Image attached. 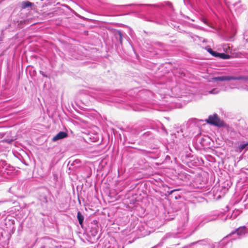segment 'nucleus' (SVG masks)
Segmentation results:
<instances>
[{"label":"nucleus","mask_w":248,"mask_h":248,"mask_svg":"<svg viewBox=\"0 0 248 248\" xmlns=\"http://www.w3.org/2000/svg\"><path fill=\"white\" fill-rule=\"evenodd\" d=\"M247 232V228L246 226H241L238 228L235 231L232 232L228 235L223 238L218 243H212L209 240H201L198 243L201 245H205L204 248H227L226 246L230 244V242L228 241L231 237L233 236V238L231 239L235 240L240 238L244 235Z\"/></svg>","instance_id":"f257e3e1"},{"label":"nucleus","mask_w":248,"mask_h":248,"mask_svg":"<svg viewBox=\"0 0 248 248\" xmlns=\"http://www.w3.org/2000/svg\"><path fill=\"white\" fill-rule=\"evenodd\" d=\"M240 214V211L239 210H234L232 211V214L230 215L229 214L228 215L225 216L224 213H221L220 214H218L217 215L216 214L211 215L208 217L206 219L205 222H209L213 220H215L218 217H220L222 220L224 221H226L228 219L233 220L236 218L237 216H238Z\"/></svg>","instance_id":"f03ea898"},{"label":"nucleus","mask_w":248,"mask_h":248,"mask_svg":"<svg viewBox=\"0 0 248 248\" xmlns=\"http://www.w3.org/2000/svg\"><path fill=\"white\" fill-rule=\"evenodd\" d=\"M188 213L186 212L182 216V217L179 219L177 225L178 232L187 233L188 230Z\"/></svg>","instance_id":"7ed1b4c3"},{"label":"nucleus","mask_w":248,"mask_h":248,"mask_svg":"<svg viewBox=\"0 0 248 248\" xmlns=\"http://www.w3.org/2000/svg\"><path fill=\"white\" fill-rule=\"evenodd\" d=\"M212 81L214 82L229 81L231 80H244L248 81V76H223L217 77L212 78Z\"/></svg>","instance_id":"20e7f679"},{"label":"nucleus","mask_w":248,"mask_h":248,"mask_svg":"<svg viewBox=\"0 0 248 248\" xmlns=\"http://www.w3.org/2000/svg\"><path fill=\"white\" fill-rule=\"evenodd\" d=\"M206 122L215 126H221L223 125L222 121L220 120L217 114H214L213 115H210L208 119L206 120Z\"/></svg>","instance_id":"39448f33"},{"label":"nucleus","mask_w":248,"mask_h":248,"mask_svg":"<svg viewBox=\"0 0 248 248\" xmlns=\"http://www.w3.org/2000/svg\"><path fill=\"white\" fill-rule=\"evenodd\" d=\"M124 6L123 5H113L109 3H107L104 5V9L108 11L110 14H113L117 12V9L119 7Z\"/></svg>","instance_id":"423d86ee"},{"label":"nucleus","mask_w":248,"mask_h":248,"mask_svg":"<svg viewBox=\"0 0 248 248\" xmlns=\"http://www.w3.org/2000/svg\"><path fill=\"white\" fill-rule=\"evenodd\" d=\"M48 196H52V195L50 190L46 189V192L43 195L40 196V201L45 203H47L49 200H51L50 198L48 197Z\"/></svg>","instance_id":"0eeeda50"},{"label":"nucleus","mask_w":248,"mask_h":248,"mask_svg":"<svg viewBox=\"0 0 248 248\" xmlns=\"http://www.w3.org/2000/svg\"><path fill=\"white\" fill-rule=\"evenodd\" d=\"M126 35L125 33H124L120 30H115L114 36L115 38L119 40L121 44L123 43V38Z\"/></svg>","instance_id":"6e6552de"},{"label":"nucleus","mask_w":248,"mask_h":248,"mask_svg":"<svg viewBox=\"0 0 248 248\" xmlns=\"http://www.w3.org/2000/svg\"><path fill=\"white\" fill-rule=\"evenodd\" d=\"M67 136L68 134L66 132L64 131H61L53 138L52 140L53 141H56L58 140L63 139L67 137Z\"/></svg>","instance_id":"1a4fd4ad"},{"label":"nucleus","mask_w":248,"mask_h":248,"mask_svg":"<svg viewBox=\"0 0 248 248\" xmlns=\"http://www.w3.org/2000/svg\"><path fill=\"white\" fill-rule=\"evenodd\" d=\"M175 235L173 233H167L165 236H164L162 239H161V241L160 242V243H159L157 246H155L154 248H157L158 246H159L160 245L163 244L165 241L168 239V238H174L175 237Z\"/></svg>","instance_id":"9d476101"},{"label":"nucleus","mask_w":248,"mask_h":248,"mask_svg":"<svg viewBox=\"0 0 248 248\" xmlns=\"http://www.w3.org/2000/svg\"><path fill=\"white\" fill-rule=\"evenodd\" d=\"M147 127V126L145 125L142 124H139L134 128L135 130L134 133L135 134H138L140 132L143 130L145 129Z\"/></svg>","instance_id":"9b49d317"},{"label":"nucleus","mask_w":248,"mask_h":248,"mask_svg":"<svg viewBox=\"0 0 248 248\" xmlns=\"http://www.w3.org/2000/svg\"><path fill=\"white\" fill-rule=\"evenodd\" d=\"M151 21L155 22L158 24H163L165 21L164 17L161 16V17H158V16H155L153 17H152V19L150 20Z\"/></svg>","instance_id":"f8f14e48"},{"label":"nucleus","mask_w":248,"mask_h":248,"mask_svg":"<svg viewBox=\"0 0 248 248\" xmlns=\"http://www.w3.org/2000/svg\"><path fill=\"white\" fill-rule=\"evenodd\" d=\"M157 8V6L155 5H147L143 7V9L147 10L149 13H153L155 12V9Z\"/></svg>","instance_id":"ddd939ff"},{"label":"nucleus","mask_w":248,"mask_h":248,"mask_svg":"<svg viewBox=\"0 0 248 248\" xmlns=\"http://www.w3.org/2000/svg\"><path fill=\"white\" fill-rule=\"evenodd\" d=\"M33 4L30 1H24L22 2L21 5L22 9H24L28 7H31Z\"/></svg>","instance_id":"4468645a"},{"label":"nucleus","mask_w":248,"mask_h":248,"mask_svg":"<svg viewBox=\"0 0 248 248\" xmlns=\"http://www.w3.org/2000/svg\"><path fill=\"white\" fill-rule=\"evenodd\" d=\"M216 57L219 58L223 60L229 59L231 58L230 55L225 54L224 53H217Z\"/></svg>","instance_id":"2eb2a0df"},{"label":"nucleus","mask_w":248,"mask_h":248,"mask_svg":"<svg viewBox=\"0 0 248 248\" xmlns=\"http://www.w3.org/2000/svg\"><path fill=\"white\" fill-rule=\"evenodd\" d=\"M77 218L80 225H82L84 220V217L80 212H78L77 214Z\"/></svg>","instance_id":"dca6fc26"},{"label":"nucleus","mask_w":248,"mask_h":248,"mask_svg":"<svg viewBox=\"0 0 248 248\" xmlns=\"http://www.w3.org/2000/svg\"><path fill=\"white\" fill-rule=\"evenodd\" d=\"M248 145V142H243L241 143L238 146V149L240 151H242V150L244 149Z\"/></svg>","instance_id":"f3484780"},{"label":"nucleus","mask_w":248,"mask_h":248,"mask_svg":"<svg viewBox=\"0 0 248 248\" xmlns=\"http://www.w3.org/2000/svg\"><path fill=\"white\" fill-rule=\"evenodd\" d=\"M206 50L207 51L211 54L213 56H214L215 57H217V52H216V51H215L214 50H213L210 47H208V48H206Z\"/></svg>","instance_id":"a211bd4d"},{"label":"nucleus","mask_w":248,"mask_h":248,"mask_svg":"<svg viewBox=\"0 0 248 248\" xmlns=\"http://www.w3.org/2000/svg\"><path fill=\"white\" fill-rule=\"evenodd\" d=\"M80 161L79 159H76L73 161V162L71 164V166H75V168L78 167V166L80 164Z\"/></svg>","instance_id":"6ab92c4d"},{"label":"nucleus","mask_w":248,"mask_h":248,"mask_svg":"<svg viewBox=\"0 0 248 248\" xmlns=\"http://www.w3.org/2000/svg\"><path fill=\"white\" fill-rule=\"evenodd\" d=\"M179 177L182 179L183 177H185V181H186V180H189L190 175L188 174H187L185 173H181V174L179 175Z\"/></svg>","instance_id":"aec40b11"},{"label":"nucleus","mask_w":248,"mask_h":248,"mask_svg":"<svg viewBox=\"0 0 248 248\" xmlns=\"http://www.w3.org/2000/svg\"><path fill=\"white\" fill-rule=\"evenodd\" d=\"M153 134L150 131H147L146 132H145L143 134V137H144L152 138V137H153Z\"/></svg>","instance_id":"412c9836"},{"label":"nucleus","mask_w":248,"mask_h":248,"mask_svg":"<svg viewBox=\"0 0 248 248\" xmlns=\"http://www.w3.org/2000/svg\"><path fill=\"white\" fill-rule=\"evenodd\" d=\"M220 90L217 88H214L209 91V93L211 94H217L219 93Z\"/></svg>","instance_id":"4be33fe9"},{"label":"nucleus","mask_w":248,"mask_h":248,"mask_svg":"<svg viewBox=\"0 0 248 248\" xmlns=\"http://www.w3.org/2000/svg\"><path fill=\"white\" fill-rule=\"evenodd\" d=\"M89 139L91 141L95 142L98 140V137L97 135H95L92 138L91 137H89Z\"/></svg>","instance_id":"5701e85b"},{"label":"nucleus","mask_w":248,"mask_h":248,"mask_svg":"<svg viewBox=\"0 0 248 248\" xmlns=\"http://www.w3.org/2000/svg\"><path fill=\"white\" fill-rule=\"evenodd\" d=\"M97 232H98L96 229H92V230L91 231V234L93 236H95Z\"/></svg>","instance_id":"b1692460"},{"label":"nucleus","mask_w":248,"mask_h":248,"mask_svg":"<svg viewBox=\"0 0 248 248\" xmlns=\"http://www.w3.org/2000/svg\"><path fill=\"white\" fill-rule=\"evenodd\" d=\"M244 202H245V205L248 208V198H245Z\"/></svg>","instance_id":"393cba45"},{"label":"nucleus","mask_w":248,"mask_h":248,"mask_svg":"<svg viewBox=\"0 0 248 248\" xmlns=\"http://www.w3.org/2000/svg\"><path fill=\"white\" fill-rule=\"evenodd\" d=\"M239 5H240V1H239L238 2H236L235 4H234V7H236V8L238 7Z\"/></svg>","instance_id":"a878e982"},{"label":"nucleus","mask_w":248,"mask_h":248,"mask_svg":"<svg viewBox=\"0 0 248 248\" xmlns=\"http://www.w3.org/2000/svg\"><path fill=\"white\" fill-rule=\"evenodd\" d=\"M40 73L44 77H47V76L46 75L43 71H40Z\"/></svg>","instance_id":"bb28decb"},{"label":"nucleus","mask_w":248,"mask_h":248,"mask_svg":"<svg viewBox=\"0 0 248 248\" xmlns=\"http://www.w3.org/2000/svg\"><path fill=\"white\" fill-rule=\"evenodd\" d=\"M191 235V233H189V234H187V236H189V235Z\"/></svg>","instance_id":"cd10ccee"},{"label":"nucleus","mask_w":248,"mask_h":248,"mask_svg":"<svg viewBox=\"0 0 248 248\" xmlns=\"http://www.w3.org/2000/svg\"><path fill=\"white\" fill-rule=\"evenodd\" d=\"M144 110V109H140L139 110H140H140Z\"/></svg>","instance_id":"c85d7f7f"},{"label":"nucleus","mask_w":248,"mask_h":248,"mask_svg":"<svg viewBox=\"0 0 248 248\" xmlns=\"http://www.w3.org/2000/svg\"><path fill=\"white\" fill-rule=\"evenodd\" d=\"M246 89L248 91V87L246 88Z\"/></svg>","instance_id":"c756f323"}]
</instances>
